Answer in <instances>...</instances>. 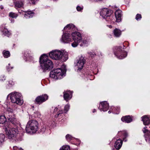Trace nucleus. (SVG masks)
<instances>
[{"label":"nucleus","mask_w":150,"mask_h":150,"mask_svg":"<svg viewBox=\"0 0 150 150\" xmlns=\"http://www.w3.org/2000/svg\"><path fill=\"white\" fill-rule=\"evenodd\" d=\"M10 110V112H8L6 115L9 121L12 124L15 125L17 123V120L15 118V116L12 112V110L9 108Z\"/></svg>","instance_id":"9"},{"label":"nucleus","mask_w":150,"mask_h":150,"mask_svg":"<svg viewBox=\"0 0 150 150\" xmlns=\"http://www.w3.org/2000/svg\"><path fill=\"white\" fill-rule=\"evenodd\" d=\"M13 84H14L12 82H11V85H13Z\"/></svg>","instance_id":"49"},{"label":"nucleus","mask_w":150,"mask_h":150,"mask_svg":"<svg viewBox=\"0 0 150 150\" xmlns=\"http://www.w3.org/2000/svg\"><path fill=\"white\" fill-rule=\"evenodd\" d=\"M85 63V60L83 57H81L77 60L75 67L78 70H81L83 67Z\"/></svg>","instance_id":"11"},{"label":"nucleus","mask_w":150,"mask_h":150,"mask_svg":"<svg viewBox=\"0 0 150 150\" xmlns=\"http://www.w3.org/2000/svg\"><path fill=\"white\" fill-rule=\"evenodd\" d=\"M55 110H57V109L56 108H55V109H54V111H55Z\"/></svg>","instance_id":"52"},{"label":"nucleus","mask_w":150,"mask_h":150,"mask_svg":"<svg viewBox=\"0 0 150 150\" xmlns=\"http://www.w3.org/2000/svg\"><path fill=\"white\" fill-rule=\"evenodd\" d=\"M74 92L73 91H71L69 90H67V91H64L63 94H72Z\"/></svg>","instance_id":"37"},{"label":"nucleus","mask_w":150,"mask_h":150,"mask_svg":"<svg viewBox=\"0 0 150 150\" xmlns=\"http://www.w3.org/2000/svg\"><path fill=\"white\" fill-rule=\"evenodd\" d=\"M121 120L123 122L129 123L132 121V117L130 115L123 116L121 118Z\"/></svg>","instance_id":"16"},{"label":"nucleus","mask_w":150,"mask_h":150,"mask_svg":"<svg viewBox=\"0 0 150 150\" xmlns=\"http://www.w3.org/2000/svg\"><path fill=\"white\" fill-rule=\"evenodd\" d=\"M45 128H43L41 129V130L42 131L44 132L45 130Z\"/></svg>","instance_id":"43"},{"label":"nucleus","mask_w":150,"mask_h":150,"mask_svg":"<svg viewBox=\"0 0 150 150\" xmlns=\"http://www.w3.org/2000/svg\"><path fill=\"white\" fill-rule=\"evenodd\" d=\"M126 141V140H125V141Z\"/></svg>","instance_id":"53"},{"label":"nucleus","mask_w":150,"mask_h":150,"mask_svg":"<svg viewBox=\"0 0 150 150\" xmlns=\"http://www.w3.org/2000/svg\"><path fill=\"white\" fill-rule=\"evenodd\" d=\"M108 9L104 8L102 9L100 12V15L106 21L110 22L112 20L111 18V13Z\"/></svg>","instance_id":"7"},{"label":"nucleus","mask_w":150,"mask_h":150,"mask_svg":"<svg viewBox=\"0 0 150 150\" xmlns=\"http://www.w3.org/2000/svg\"><path fill=\"white\" fill-rule=\"evenodd\" d=\"M6 133L9 139H12L16 141H21L23 136L22 132H19L17 128L8 129L5 128Z\"/></svg>","instance_id":"1"},{"label":"nucleus","mask_w":150,"mask_h":150,"mask_svg":"<svg viewBox=\"0 0 150 150\" xmlns=\"http://www.w3.org/2000/svg\"><path fill=\"white\" fill-rule=\"evenodd\" d=\"M13 150H18V149L16 146H14L13 147Z\"/></svg>","instance_id":"41"},{"label":"nucleus","mask_w":150,"mask_h":150,"mask_svg":"<svg viewBox=\"0 0 150 150\" xmlns=\"http://www.w3.org/2000/svg\"><path fill=\"white\" fill-rule=\"evenodd\" d=\"M16 98H15V103H16L17 104L19 105H22L23 102V101L22 99V98L19 96L18 94V95H16Z\"/></svg>","instance_id":"19"},{"label":"nucleus","mask_w":150,"mask_h":150,"mask_svg":"<svg viewBox=\"0 0 150 150\" xmlns=\"http://www.w3.org/2000/svg\"><path fill=\"white\" fill-rule=\"evenodd\" d=\"M74 25L72 24H69L67 25V26L64 28V29L65 30H69L72 29L74 28Z\"/></svg>","instance_id":"22"},{"label":"nucleus","mask_w":150,"mask_h":150,"mask_svg":"<svg viewBox=\"0 0 150 150\" xmlns=\"http://www.w3.org/2000/svg\"><path fill=\"white\" fill-rule=\"evenodd\" d=\"M6 121V119L4 116H0V123L3 124Z\"/></svg>","instance_id":"27"},{"label":"nucleus","mask_w":150,"mask_h":150,"mask_svg":"<svg viewBox=\"0 0 150 150\" xmlns=\"http://www.w3.org/2000/svg\"><path fill=\"white\" fill-rule=\"evenodd\" d=\"M1 31L3 33V34L5 35L8 36L11 34L9 32L6 28H4L3 29L2 28L1 29Z\"/></svg>","instance_id":"24"},{"label":"nucleus","mask_w":150,"mask_h":150,"mask_svg":"<svg viewBox=\"0 0 150 150\" xmlns=\"http://www.w3.org/2000/svg\"><path fill=\"white\" fill-rule=\"evenodd\" d=\"M38 122L35 120L29 121L26 127V131L28 133L31 134L35 133L38 129Z\"/></svg>","instance_id":"4"},{"label":"nucleus","mask_w":150,"mask_h":150,"mask_svg":"<svg viewBox=\"0 0 150 150\" xmlns=\"http://www.w3.org/2000/svg\"><path fill=\"white\" fill-rule=\"evenodd\" d=\"M10 64H9L8 66L7 67V69L8 71H10L11 69H12L13 68V67H10Z\"/></svg>","instance_id":"38"},{"label":"nucleus","mask_w":150,"mask_h":150,"mask_svg":"<svg viewBox=\"0 0 150 150\" xmlns=\"http://www.w3.org/2000/svg\"><path fill=\"white\" fill-rule=\"evenodd\" d=\"M48 98V96L47 94L42 95L38 96L36 98L35 100V102L36 104L40 105L45 101Z\"/></svg>","instance_id":"10"},{"label":"nucleus","mask_w":150,"mask_h":150,"mask_svg":"<svg viewBox=\"0 0 150 150\" xmlns=\"http://www.w3.org/2000/svg\"><path fill=\"white\" fill-rule=\"evenodd\" d=\"M122 11L120 10H117L115 12V16L117 22H120L121 21Z\"/></svg>","instance_id":"17"},{"label":"nucleus","mask_w":150,"mask_h":150,"mask_svg":"<svg viewBox=\"0 0 150 150\" xmlns=\"http://www.w3.org/2000/svg\"><path fill=\"white\" fill-rule=\"evenodd\" d=\"M72 43L71 45L73 47H76L82 40L81 35L79 33L75 32L72 34Z\"/></svg>","instance_id":"6"},{"label":"nucleus","mask_w":150,"mask_h":150,"mask_svg":"<svg viewBox=\"0 0 150 150\" xmlns=\"http://www.w3.org/2000/svg\"><path fill=\"white\" fill-rule=\"evenodd\" d=\"M66 139L68 141H69L72 140L73 138V137L69 134H67L66 136Z\"/></svg>","instance_id":"32"},{"label":"nucleus","mask_w":150,"mask_h":150,"mask_svg":"<svg viewBox=\"0 0 150 150\" xmlns=\"http://www.w3.org/2000/svg\"><path fill=\"white\" fill-rule=\"evenodd\" d=\"M108 27H109L110 28H112V25H108Z\"/></svg>","instance_id":"44"},{"label":"nucleus","mask_w":150,"mask_h":150,"mask_svg":"<svg viewBox=\"0 0 150 150\" xmlns=\"http://www.w3.org/2000/svg\"><path fill=\"white\" fill-rule=\"evenodd\" d=\"M141 18V15L140 14H138L136 15L135 18L136 20L138 21L140 20Z\"/></svg>","instance_id":"33"},{"label":"nucleus","mask_w":150,"mask_h":150,"mask_svg":"<svg viewBox=\"0 0 150 150\" xmlns=\"http://www.w3.org/2000/svg\"><path fill=\"white\" fill-rule=\"evenodd\" d=\"M10 95H11L10 97L11 101L13 103H15L16 97V95H18V94H8V97Z\"/></svg>","instance_id":"23"},{"label":"nucleus","mask_w":150,"mask_h":150,"mask_svg":"<svg viewBox=\"0 0 150 150\" xmlns=\"http://www.w3.org/2000/svg\"><path fill=\"white\" fill-rule=\"evenodd\" d=\"M18 150H23V149H22L21 148H20L19 149H18Z\"/></svg>","instance_id":"48"},{"label":"nucleus","mask_w":150,"mask_h":150,"mask_svg":"<svg viewBox=\"0 0 150 150\" xmlns=\"http://www.w3.org/2000/svg\"><path fill=\"white\" fill-rule=\"evenodd\" d=\"M61 41L64 43L72 42L71 36L68 33H64L62 35Z\"/></svg>","instance_id":"12"},{"label":"nucleus","mask_w":150,"mask_h":150,"mask_svg":"<svg viewBox=\"0 0 150 150\" xmlns=\"http://www.w3.org/2000/svg\"><path fill=\"white\" fill-rule=\"evenodd\" d=\"M96 111V110L95 109H94L93 111V112H95Z\"/></svg>","instance_id":"46"},{"label":"nucleus","mask_w":150,"mask_h":150,"mask_svg":"<svg viewBox=\"0 0 150 150\" xmlns=\"http://www.w3.org/2000/svg\"><path fill=\"white\" fill-rule=\"evenodd\" d=\"M63 113V111L62 110L59 111L58 112L56 115H55V117H59L60 115Z\"/></svg>","instance_id":"36"},{"label":"nucleus","mask_w":150,"mask_h":150,"mask_svg":"<svg viewBox=\"0 0 150 150\" xmlns=\"http://www.w3.org/2000/svg\"><path fill=\"white\" fill-rule=\"evenodd\" d=\"M17 93L16 92H14L13 93H10V94H16V93Z\"/></svg>","instance_id":"45"},{"label":"nucleus","mask_w":150,"mask_h":150,"mask_svg":"<svg viewBox=\"0 0 150 150\" xmlns=\"http://www.w3.org/2000/svg\"><path fill=\"white\" fill-rule=\"evenodd\" d=\"M5 138V136L4 134H0V142L2 144L4 142Z\"/></svg>","instance_id":"29"},{"label":"nucleus","mask_w":150,"mask_h":150,"mask_svg":"<svg viewBox=\"0 0 150 150\" xmlns=\"http://www.w3.org/2000/svg\"><path fill=\"white\" fill-rule=\"evenodd\" d=\"M88 53L89 55V56H91V57H94L96 55V54L94 52H88Z\"/></svg>","instance_id":"34"},{"label":"nucleus","mask_w":150,"mask_h":150,"mask_svg":"<svg viewBox=\"0 0 150 150\" xmlns=\"http://www.w3.org/2000/svg\"><path fill=\"white\" fill-rule=\"evenodd\" d=\"M147 127H145L142 130L143 132L145 133L144 137L146 141L149 143H150V131L146 129Z\"/></svg>","instance_id":"14"},{"label":"nucleus","mask_w":150,"mask_h":150,"mask_svg":"<svg viewBox=\"0 0 150 150\" xmlns=\"http://www.w3.org/2000/svg\"><path fill=\"white\" fill-rule=\"evenodd\" d=\"M65 72V69L62 70L61 68L55 69L50 72V76L55 79H61Z\"/></svg>","instance_id":"5"},{"label":"nucleus","mask_w":150,"mask_h":150,"mask_svg":"<svg viewBox=\"0 0 150 150\" xmlns=\"http://www.w3.org/2000/svg\"><path fill=\"white\" fill-rule=\"evenodd\" d=\"M115 55L119 59H122L127 55V53L120 47H117L115 52Z\"/></svg>","instance_id":"8"},{"label":"nucleus","mask_w":150,"mask_h":150,"mask_svg":"<svg viewBox=\"0 0 150 150\" xmlns=\"http://www.w3.org/2000/svg\"><path fill=\"white\" fill-rule=\"evenodd\" d=\"M83 42L84 44H87L88 43V42L86 40H83Z\"/></svg>","instance_id":"42"},{"label":"nucleus","mask_w":150,"mask_h":150,"mask_svg":"<svg viewBox=\"0 0 150 150\" xmlns=\"http://www.w3.org/2000/svg\"><path fill=\"white\" fill-rule=\"evenodd\" d=\"M108 112L110 113V111H108Z\"/></svg>","instance_id":"51"},{"label":"nucleus","mask_w":150,"mask_h":150,"mask_svg":"<svg viewBox=\"0 0 150 150\" xmlns=\"http://www.w3.org/2000/svg\"><path fill=\"white\" fill-rule=\"evenodd\" d=\"M120 133L122 135V137L123 138V140H125V139L128 136V134L127 132L125 131H122L119 132V134Z\"/></svg>","instance_id":"26"},{"label":"nucleus","mask_w":150,"mask_h":150,"mask_svg":"<svg viewBox=\"0 0 150 150\" xmlns=\"http://www.w3.org/2000/svg\"><path fill=\"white\" fill-rule=\"evenodd\" d=\"M120 109V108H118V109Z\"/></svg>","instance_id":"54"},{"label":"nucleus","mask_w":150,"mask_h":150,"mask_svg":"<svg viewBox=\"0 0 150 150\" xmlns=\"http://www.w3.org/2000/svg\"><path fill=\"white\" fill-rule=\"evenodd\" d=\"M24 0H16L14 3L15 7L16 8H20L23 6Z\"/></svg>","instance_id":"18"},{"label":"nucleus","mask_w":150,"mask_h":150,"mask_svg":"<svg viewBox=\"0 0 150 150\" xmlns=\"http://www.w3.org/2000/svg\"><path fill=\"white\" fill-rule=\"evenodd\" d=\"M3 54L5 58H8L10 55V52L8 51H4L3 52Z\"/></svg>","instance_id":"28"},{"label":"nucleus","mask_w":150,"mask_h":150,"mask_svg":"<svg viewBox=\"0 0 150 150\" xmlns=\"http://www.w3.org/2000/svg\"><path fill=\"white\" fill-rule=\"evenodd\" d=\"M142 120L145 125H148L150 123V116L144 115L142 117Z\"/></svg>","instance_id":"15"},{"label":"nucleus","mask_w":150,"mask_h":150,"mask_svg":"<svg viewBox=\"0 0 150 150\" xmlns=\"http://www.w3.org/2000/svg\"><path fill=\"white\" fill-rule=\"evenodd\" d=\"M76 9L78 11H80L83 9V8L78 6H77Z\"/></svg>","instance_id":"39"},{"label":"nucleus","mask_w":150,"mask_h":150,"mask_svg":"<svg viewBox=\"0 0 150 150\" xmlns=\"http://www.w3.org/2000/svg\"><path fill=\"white\" fill-rule=\"evenodd\" d=\"M34 15V13L30 11H28L25 12L24 17L26 18H31Z\"/></svg>","instance_id":"20"},{"label":"nucleus","mask_w":150,"mask_h":150,"mask_svg":"<svg viewBox=\"0 0 150 150\" xmlns=\"http://www.w3.org/2000/svg\"><path fill=\"white\" fill-rule=\"evenodd\" d=\"M2 144L1 143H0V146H1V144Z\"/></svg>","instance_id":"50"},{"label":"nucleus","mask_w":150,"mask_h":150,"mask_svg":"<svg viewBox=\"0 0 150 150\" xmlns=\"http://www.w3.org/2000/svg\"><path fill=\"white\" fill-rule=\"evenodd\" d=\"M49 55L51 59L54 60L62 59L66 61L68 58V53L65 50H53L49 53Z\"/></svg>","instance_id":"2"},{"label":"nucleus","mask_w":150,"mask_h":150,"mask_svg":"<svg viewBox=\"0 0 150 150\" xmlns=\"http://www.w3.org/2000/svg\"><path fill=\"white\" fill-rule=\"evenodd\" d=\"M113 33L115 37H118L120 36L121 34V31L119 29L115 28L114 30Z\"/></svg>","instance_id":"21"},{"label":"nucleus","mask_w":150,"mask_h":150,"mask_svg":"<svg viewBox=\"0 0 150 150\" xmlns=\"http://www.w3.org/2000/svg\"><path fill=\"white\" fill-rule=\"evenodd\" d=\"M28 51H26L24 54L25 55V57H28V55H29V54H28Z\"/></svg>","instance_id":"40"},{"label":"nucleus","mask_w":150,"mask_h":150,"mask_svg":"<svg viewBox=\"0 0 150 150\" xmlns=\"http://www.w3.org/2000/svg\"><path fill=\"white\" fill-rule=\"evenodd\" d=\"M72 97V94H64L63 95L64 99L67 101L70 100Z\"/></svg>","instance_id":"25"},{"label":"nucleus","mask_w":150,"mask_h":150,"mask_svg":"<svg viewBox=\"0 0 150 150\" xmlns=\"http://www.w3.org/2000/svg\"><path fill=\"white\" fill-rule=\"evenodd\" d=\"M18 16L17 14L12 12H10L9 14V16L12 18H16Z\"/></svg>","instance_id":"30"},{"label":"nucleus","mask_w":150,"mask_h":150,"mask_svg":"<svg viewBox=\"0 0 150 150\" xmlns=\"http://www.w3.org/2000/svg\"><path fill=\"white\" fill-rule=\"evenodd\" d=\"M69 105H66L64 108V110L65 112H67L69 110Z\"/></svg>","instance_id":"35"},{"label":"nucleus","mask_w":150,"mask_h":150,"mask_svg":"<svg viewBox=\"0 0 150 150\" xmlns=\"http://www.w3.org/2000/svg\"><path fill=\"white\" fill-rule=\"evenodd\" d=\"M40 66L43 71H50L53 67L52 62L49 59L45 54L41 56L40 58Z\"/></svg>","instance_id":"3"},{"label":"nucleus","mask_w":150,"mask_h":150,"mask_svg":"<svg viewBox=\"0 0 150 150\" xmlns=\"http://www.w3.org/2000/svg\"><path fill=\"white\" fill-rule=\"evenodd\" d=\"M109 107L108 103L106 101H103L100 102L98 107L100 111H106Z\"/></svg>","instance_id":"13"},{"label":"nucleus","mask_w":150,"mask_h":150,"mask_svg":"<svg viewBox=\"0 0 150 150\" xmlns=\"http://www.w3.org/2000/svg\"><path fill=\"white\" fill-rule=\"evenodd\" d=\"M100 54H98V55H99V56H102V55L101 54V53L100 52Z\"/></svg>","instance_id":"47"},{"label":"nucleus","mask_w":150,"mask_h":150,"mask_svg":"<svg viewBox=\"0 0 150 150\" xmlns=\"http://www.w3.org/2000/svg\"><path fill=\"white\" fill-rule=\"evenodd\" d=\"M59 150H70V149L69 146H64L60 148Z\"/></svg>","instance_id":"31"}]
</instances>
